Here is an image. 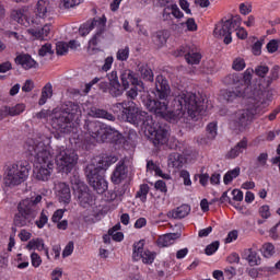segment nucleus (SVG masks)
Listing matches in <instances>:
<instances>
[{
    "instance_id": "nucleus-27",
    "label": "nucleus",
    "mask_w": 280,
    "mask_h": 280,
    "mask_svg": "<svg viewBox=\"0 0 280 280\" xmlns=\"http://www.w3.org/2000/svg\"><path fill=\"white\" fill-rule=\"evenodd\" d=\"M15 62L18 65H21V67L23 69H36V67H38V63L36 62V60H34L32 58V56L30 55H20L15 58Z\"/></svg>"
},
{
    "instance_id": "nucleus-50",
    "label": "nucleus",
    "mask_w": 280,
    "mask_h": 280,
    "mask_svg": "<svg viewBox=\"0 0 280 280\" xmlns=\"http://www.w3.org/2000/svg\"><path fill=\"white\" fill-rule=\"evenodd\" d=\"M84 0H62L61 7L66 10H69V8H75V5H80Z\"/></svg>"
},
{
    "instance_id": "nucleus-31",
    "label": "nucleus",
    "mask_w": 280,
    "mask_h": 280,
    "mask_svg": "<svg viewBox=\"0 0 280 280\" xmlns=\"http://www.w3.org/2000/svg\"><path fill=\"white\" fill-rule=\"evenodd\" d=\"M224 84H228V86H234V89H242L241 82H242V74L232 73L226 75L223 79Z\"/></svg>"
},
{
    "instance_id": "nucleus-14",
    "label": "nucleus",
    "mask_w": 280,
    "mask_h": 280,
    "mask_svg": "<svg viewBox=\"0 0 280 280\" xmlns=\"http://www.w3.org/2000/svg\"><path fill=\"white\" fill-rule=\"evenodd\" d=\"M238 97H247V100H261V90L257 88L247 86L245 89L238 88L223 93L225 102H235Z\"/></svg>"
},
{
    "instance_id": "nucleus-40",
    "label": "nucleus",
    "mask_w": 280,
    "mask_h": 280,
    "mask_svg": "<svg viewBox=\"0 0 280 280\" xmlns=\"http://www.w3.org/2000/svg\"><path fill=\"white\" fill-rule=\"evenodd\" d=\"M139 72L143 80H147L148 82H152L154 80V73L152 72V69H150L148 66H140Z\"/></svg>"
},
{
    "instance_id": "nucleus-46",
    "label": "nucleus",
    "mask_w": 280,
    "mask_h": 280,
    "mask_svg": "<svg viewBox=\"0 0 280 280\" xmlns=\"http://www.w3.org/2000/svg\"><path fill=\"white\" fill-rule=\"evenodd\" d=\"M232 69H234V71H244V69H246V61H244L242 57L235 58L232 63Z\"/></svg>"
},
{
    "instance_id": "nucleus-38",
    "label": "nucleus",
    "mask_w": 280,
    "mask_h": 280,
    "mask_svg": "<svg viewBox=\"0 0 280 280\" xmlns=\"http://www.w3.org/2000/svg\"><path fill=\"white\" fill-rule=\"evenodd\" d=\"M240 172H241L240 167H235L231 171H228L223 177L224 185H229V184L233 183V180H235V178H237V176H240Z\"/></svg>"
},
{
    "instance_id": "nucleus-1",
    "label": "nucleus",
    "mask_w": 280,
    "mask_h": 280,
    "mask_svg": "<svg viewBox=\"0 0 280 280\" xmlns=\"http://www.w3.org/2000/svg\"><path fill=\"white\" fill-rule=\"evenodd\" d=\"M153 93L158 100L162 101L148 97L144 101L145 108L156 117L167 119L172 124L178 121L180 124H187L189 119H195L198 115H205V110H207L205 101H200V97L196 93L185 90L174 94L173 110H170L167 98L172 90L170 89L167 79L161 74L155 78V92Z\"/></svg>"
},
{
    "instance_id": "nucleus-34",
    "label": "nucleus",
    "mask_w": 280,
    "mask_h": 280,
    "mask_svg": "<svg viewBox=\"0 0 280 280\" xmlns=\"http://www.w3.org/2000/svg\"><path fill=\"white\" fill-rule=\"evenodd\" d=\"M185 60L188 65H200V60H202V55H200L197 49L190 48V50H188V54H186Z\"/></svg>"
},
{
    "instance_id": "nucleus-62",
    "label": "nucleus",
    "mask_w": 280,
    "mask_h": 280,
    "mask_svg": "<svg viewBox=\"0 0 280 280\" xmlns=\"http://www.w3.org/2000/svg\"><path fill=\"white\" fill-rule=\"evenodd\" d=\"M73 242H69L62 252V257L71 256L73 254Z\"/></svg>"
},
{
    "instance_id": "nucleus-3",
    "label": "nucleus",
    "mask_w": 280,
    "mask_h": 280,
    "mask_svg": "<svg viewBox=\"0 0 280 280\" xmlns=\"http://www.w3.org/2000/svg\"><path fill=\"white\" fill-rule=\"evenodd\" d=\"M107 82H101L100 89L106 93L108 91L113 97H119V95L124 94V91L132 84V86H141L143 89V82L137 78V74L130 69L120 70V82L119 77H117V71L113 70L107 74ZM122 84V88H121Z\"/></svg>"
},
{
    "instance_id": "nucleus-51",
    "label": "nucleus",
    "mask_w": 280,
    "mask_h": 280,
    "mask_svg": "<svg viewBox=\"0 0 280 280\" xmlns=\"http://www.w3.org/2000/svg\"><path fill=\"white\" fill-rule=\"evenodd\" d=\"M240 12H241V14L246 16V15H248L253 12V5H250V3H248V2L241 3L240 4Z\"/></svg>"
},
{
    "instance_id": "nucleus-54",
    "label": "nucleus",
    "mask_w": 280,
    "mask_h": 280,
    "mask_svg": "<svg viewBox=\"0 0 280 280\" xmlns=\"http://www.w3.org/2000/svg\"><path fill=\"white\" fill-rule=\"evenodd\" d=\"M220 248V242H213L206 247V255H213Z\"/></svg>"
},
{
    "instance_id": "nucleus-64",
    "label": "nucleus",
    "mask_w": 280,
    "mask_h": 280,
    "mask_svg": "<svg viewBox=\"0 0 280 280\" xmlns=\"http://www.w3.org/2000/svg\"><path fill=\"white\" fill-rule=\"evenodd\" d=\"M62 279V269L56 268L51 272V280H60Z\"/></svg>"
},
{
    "instance_id": "nucleus-44",
    "label": "nucleus",
    "mask_w": 280,
    "mask_h": 280,
    "mask_svg": "<svg viewBox=\"0 0 280 280\" xmlns=\"http://www.w3.org/2000/svg\"><path fill=\"white\" fill-rule=\"evenodd\" d=\"M149 192H150V186H148V184H142L140 186L139 191L137 192V198H140L142 202H145V200H148Z\"/></svg>"
},
{
    "instance_id": "nucleus-6",
    "label": "nucleus",
    "mask_w": 280,
    "mask_h": 280,
    "mask_svg": "<svg viewBox=\"0 0 280 280\" xmlns=\"http://www.w3.org/2000/svg\"><path fill=\"white\" fill-rule=\"evenodd\" d=\"M114 108L122 110L126 120L133 126H141L144 128V131L154 125V119L147 112H143L137 107V104L132 101H125L122 103H116Z\"/></svg>"
},
{
    "instance_id": "nucleus-53",
    "label": "nucleus",
    "mask_w": 280,
    "mask_h": 280,
    "mask_svg": "<svg viewBox=\"0 0 280 280\" xmlns=\"http://www.w3.org/2000/svg\"><path fill=\"white\" fill-rule=\"evenodd\" d=\"M113 62H115V58H113V56H108L102 66V71H110L113 68Z\"/></svg>"
},
{
    "instance_id": "nucleus-25",
    "label": "nucleus",
    "mask_w": 280,
    "mask_h": 280,
    "mask_svg": "<svg viewBox=\"0 0 280 280\" xmlns=\"http://www.w3.org/2000/svg\"><path fill=\"white\" fill-rule=\"evenodd\" d=\"M116 161H118V158L115 155L103 156L97 158L96 162H93L92 165H95L97 172L101 170L106 171L110 165H114Z\"/></svg>"
},
{
    "instance_id": "nucleus-32",
    "label": "nucleus",
    "mask_w": 280,
    "mask_h": 280,
    "mask_svg": "<svg viewBox=\"0 0 280 280\" xmlns=\"http://www.w3.org/2000/svg\"><path fill=\"white\" fill-rule=\"evenodd\" d=\"M246 148H248V141L241 140L233 149H231L228 156L230 159H237V156L242 154Z\"/></svg>"
},
{
    "instance_id": "nucleus-21",
    "label": "nucleus",
    "mask_w": 280,
    "mask_h": 280,
    "mask_svg": "<svg viewBox=\"0 0 280 280\" xmlns=\"http://www.w3.org/2000/svg\"><path fill=\"white\" fill-rule=\"evenodd\" d=\"M55 194L60 202L69 205L71 202V188L66 183H58L55 185Z\"/></svg>"
},
{
    "instance_id": "nucleus-26",
    "label": "nucleus",
    "mask_w": 280,
    "mask_h": 280,
    "mask_svg": "<svg viewBox=\"0 0 280 280\" xmlns=\"http://www.w3.org/2000/svg\"><path fill=\"white\" fill-rule=\"evenodd\" d=\"M170 38V33L167 31H158L151 35V40L155 47L161 49Z\"/></svg>"
},
{
    "instance_id": "nucleus-59",
    "label": "nucleus",
    "mask_w": 280,
    "mask_h": 280,
    "mask_svg": "<svg viewBox=\"0 0 280 280\" xmlns=\"http://www.w3.org/2000/svg\"><path fill=\"white\" fill-rule=\"evenodd\" d=\"M179 176H180V178H183L184 185H186V187H190L191 178H190L189 172L188 171H180Z\"/></svg>"
},
{
    "instance_id": "nucleus-48",
    "label": "nucleus",
    "mask_w": 280,
    "mask_h": 280,
    "mask_svg": "<svg viewBox=\"0 0 280 280\" xmlns=\"http://www.w3.org/2000/svg\"><path fill=\"white\" fill-rule=\"evenodd\" d=\"M279 45H280V39H271L268 44H267V50L269 54H275L277 51H279Z\"/></svg>"
},
{
    "instance_id": "nucleus-22",
    "label": "nucleus",
    "mask_w": 280,
    "mask_h": 280,
    "mask_svg": "<svg viewBox=\"0 0 280 280\" xmlns=\"http://www.w3.org/2000/svg\"><path fill=\"white\" fill-rule=\"evenodd\" d=\"M27 32L34 40H47V38H49V34H51V23L45 22L40 30L28 28Z\"/></svg>"
},
{
    "instance_id": "nucleus-7",
    "label": "nucleus",
    "mask_w": 280,
    "mask_h": 280,
    "mask_svg": "<svg viewBox=\"0 0 280 280\" xmlns=\"http://www.w3.org/2000/svg\"><path fill=\"white\" fill-rule=\"evenodd\" d=\"M43 200V196L37 195L35 198L22 200L18 206V213L14 217L15 226H30L38 215V202Z\"/></svg>"
},
{
    "instance_id": "nucleus-36",
    "label": "nucleus",
    "mask_w": 280,
    "mask_h": 280,
    "mask_svg": "<svg viewBox=\"0 0 280 280\" xmlns=\"http://www.w3.org/2000/svg\"><path fill=\"white\" fill-rule=\"evenodd\" d=\"M185 162V159L183 158V155H180V153H171L168 156V165L170 167H180L183 165V163Z\"/></svg>"
},
{
    "instance_id": "nucleus-2",
    "label": "nucleus",
    "mask_w": 280,
    "mask_h": 280,
    "mask_svg": "<svg viewBox=\"0 0 280 280\" xmlns=\"http://www.w3.org/2000/svg\"><path fill=\"white\" fill-rule=\"evenodd\" d=\"M51 137L40 136L38 138L28 139L25 144L31 156H34L36 164L33 171L36 180L47 183L54 174V155H51Z\"/></svg>"
},
{
    "instance_id": "nucleus-8",
    "label": "nucleus",
    "mask_w": 280,
    "mask_h": 280,
    "mask_svg": "<svg viewBox=\"0 0 280 280\" xmlns=\"http://www.w3.org/2000/svg\"><path fill=\"white\" fill-rule=\"evenodd\" d=\"M92 30H96V33L89 42V51H93L97 47L98 43L104 40L106 36V18H95L92 22L83 24L79 32L81 36L91 34Z\"/></svg>"
},
{
    "instance_id": "nucleus-37",
    "label": "nucleus",
    "mask_w": 280,
    "mask_h": 280,
    "mask_svg": "<svg viewBox=\"0 0 280 280\" xmlns=\"http://www.w3.org/2000/svg\"><path fill=\"white\" fill-rule=\"evenodd\" d=\"M121 230V224H116L108 231V234L110 235L112 240L114 242H121L124 240V233L119 232Z\"/></svg>"
},
{
    "instance_id": "nucleus-49",
    "label": "nucleus",
    "mask_w": 280,
    "mask_h": 280,
    "mask_svg": "<svg viewBox=\"0 0 280 280\" xmlns=\"http://www.w3.org/2000/svg\"><path fill=\"white\" fill-rule=\"evenodd\" d=\"M262 255L264 257H272L275 255V245L267 243L262 246Z\"/></svg>"
},
{
    "instance_id": "nucleus-10",
    "label": "nucleus",
    "mask_w": 280,
    "mask_h": 280,
    "mask_svg": "<svg viewBox=\"0 0 280 280\" xmlns=\"http://www.w3.org/2000/svg\"><path fill=\"white\" fill-rule=\"evenodd\" d=\"M30 176V168L23 164H11L8 165L4 171L3 183L10 189L13 187H19L22 183L27 180Z\"/></svg>"
},
{
    "instance_id": "nucleus-55",
    "label": "nucleus",
    "mask_w": 280,
    "mask_h": 280,
    "mask_svg": "<svg viewBox=\"0 0 280 280\" xmlns=\"http://www.w3.org/2000/svg\"><path fill=\"white\" fill-rule=\"evenodd\" d=\"M257 166L258 167H264L266 166V164L268 163V153H260L257 156Z\"/></svg>"
},
{
    "instance_id": "nucleus-20",
    "label": "nucleus",
    "mask_w": 280,
    "mask_h": 280,
    "mask_svg": "<svg viewBox=\"0 0 280 280\" xmlns=\"http://www.w3.org/2000/svg\"><path fill=\"white\" fill-rule=\"evenodd\" d=\"M128 178V167L124 160L119 161L112 173L110 180L114 185H121Z\"/></svg>"
},
{
    "instance_id": "nucleus-45",
    "label": "nucleus",
    "mask_w": 280,
    "mask_h": 280,
    "mask_svg": "<svg viewBox=\"0 0 280 280\" xmlns=\"http://www.w3.org/2000/svg\"><path fill=\"white\" fill-rule=\"evenodd\" d=\"M207 137L210 141H213L218 137V125L210 122L207 127Z\"/></svg>"
},
{
    "instance_id": "nucleus-56",
    "label": "nucleus",
    "mask_w": 280,
    "mask_h": 280,
    "mask_svg": "<svg viewBox=\"0 0 280 280\" xmlns=\"http://www.w3.org/2000/svg\"><path fill=\"white\" fill-rule=\"evenodd\" d=\"M261 47H264V42L257 40L253 46H252V51L254 56H261Z\"/></svg>"
},
{
    "instance_id": "nucleus-43",
    "label": "nucleus",
    "mask_w": 280,
    "mask_h": 280,
    "mask_svg": "<svg viewBox=\"0 0 280 280\" xmlns=\"http://www.w3.org/2000/svg\"><path fill=\"white\" fill-rule=\"evenodd\" d=\"M254 73L258 78H266L270 73V68L267 65H259L255 68Z\"/></svg>"
},
{
    "instance_id": "nucleus-52",
    "label": "nucleus",
    "mask_w": 280,
    "mask_h": 280,
    "mask_svg": "<svg viewBox=\"0 0 280 280\" xmlns=\"http://www.w3.org/2000/svg\"><path fill=\"white\" fill-rule=\"evenodd\" d=\"M170 10L171 14H173L175 19H183V16H185V14L180 11L177 4H172L170 7Z\"/></svg>"
},
{
    "instance_id": "nucleus-57",
    "label": "nucleus",
    "mask_w": 280,
    "mask_h": 280,
    "mask_svg": "<svg viewBox=\"0 0 280 280\" xmlns=\"http://www.w3.org/2000/svg\"><path fill=\"white\" fill-rule=\"evenodd\" d=\"M39 56L45 57L48 54H54V50L51 49V44H45L40 47L38 51Z\"/></svg>"
},
{
    "instance_id": "nucleus-24",
    "label": "nucleus",
    "mask_w": 280,
    "mask_h": 280,
    "mask_svg": "<svg viewBox=\"0 0 280 280\" xmlns=\"http://www.w3.org/2000/svg\"><path fill=\"white\" fill-rule=\"evenodd\" d=\"M242 259H245L249 266H259V264H261V257H259L257 250L253 248L244 249L242 252Z\"/></svg>"
},
{
    "instance_id": "nucleus-13",
    "label": "nucleus",
    "mask_w": 280,
    "mask_h": 280,
    "mask_svg": "<svg viewBox=\"0 0 280 280\" xmlns=\"http://www.w3.org/2000/svg\"><path fill=\"white\" fill-rule=\"evenodd\" d=\"M241 25L242 18L240 15L232 16L229 20H222L214 28V36H217V38H223L225 45H231L233 42L231 35Z\"/></svg>"
},
{
    "instance_id": "nucleus-35",
    "label": "nucleus",
    "mask_w": 280,
    "mask_h": 280,
    "mask_svg": "<svg viewBox=\"0 0 280 280\" xmlns=\"http://www.w3.org/2000/svg\"><path fill=\"white\" fill-rule=\"evenodd\" d=\"M191 211V208L188 205H182L178 208H176L175 210H173L172 215L175 219H183V218H187V215H189Z\"/></svg>"
},
{
    "instance_id": "nucleus-63",
    "label": "nucleus",
    "mask_w": 280,
    "mask_h": 280,
    "mask_svg": "<svg viewBox=\"0 0 280 280\" xmlns=\"http://www.w3.org/2000/svg\"><path fill=\"white\" fill-rule=\"evenodd\" d=\"M259 214L265 219L268 220L270 218V207L269 206H262L259 209Z\"/></svg>"
},
{
    "instance_id": "nucleus-5",
    "label": "nucleus",
    "mask_w": 280,
    "mask_h": 280,
    "mask_svg": "<svg viewBox=\"0 0 280 280\" xmlns=\"http://www.w3.org/2000/svg\"><path fill=\"white\" fill-rule=\"evenodd\" d=\"M80 117H82L80 105L78 103L67 102L60 112L55 113L51 126L58 132L69 135V132H73V121L80 119Z\"/></svg>"
},
{
    "instance_id": "nucleus-15",
    "label": "nucleus",
    "mask_w": 280,
    "mask_h": 280,
    "mask_svg": "<svg viewBox=\"0 0 280 280\" xmlns=\"http://www.w3.org/2000/svg\"><path fill=\"white\" fill-rule=\"evenodd\" d=\"M71 185H72L74 195L79 200V205H81L83 209H88V207L93 206V196L89 191V186H86L84 182L74 177L73 179H71Z\"/></svg>"
},
{
    "instance_id": "nucleus-16",
    "label": "nucleus",
    "mask_w": 280,
    "mask_h": 280,
    "mask_svg": "<svg viewBox=\"0 0 280 280\" xmlns=\"http://www.w3.org/2000/svg\"><path fill=\"white\" fill-rule=\"evenodd\" d=\"M85 174L94 191L97 194H104V191L108 189V182H106L104 176L100 175V171L95 168V164H89L85 168Z\"/></svg>"
},
{
    "instance_id": "nucleus-33",
    "label": "nucleus",
    "mask_w": 280,
    "mask_h": 280,
    "mask_svg": "<svg viewBox=\"0 0 280 280\" xmlns=\"http://www.w3.org/2000/svg\"><path fill=\"white\" fill-rule=\"evenodd\" d=\"M52 95L54 88L51 86V83H47L42 90V96L38 102L39 106H45V104H47V101L50 100Z\"/></svg>"
},
{
    "instance_id": "nucleus-17",
    "label": "nucleus",
    "mask_w": 280,
    "mask_h": 280,
    "mask_svg": "<svg viewBox=\"0 0 280 280\" xmlns=\"http://www.w3.org/2000/svg\"><path fill=\"white\" fill-rule=\"evenodd\" d=\"M144 132L155 148H159V145H165V143L170 141V131L159 124L153 122V125H149Z\"/></svg>"
},
{
    "instance_id": "nucleus-4",
    "label": "nucleus",
    "mask_w": 280,
    "mask_h": 280,
    "mask_svg": "<svg viewBox=\"0 0 280 280\" xmlns=\"http://www.w3.org/2000/svg\"><path fill=\"white\" fill-rule=\"evenodd\" d=\"M12 18L16 23L24 27H36V25H45V23L54 19V10L49 0H39L36 4L35 18H30L26 10L20 9L12 12Z\"/></svg>"
},
{
    "instance_id": "nucleus-23",
    "label": "nucleus",
    "mask_w": 280,
    "mask_h": 280,
    "mask_svg": "<svg viewBox=\"0 0 280 280\" xmlns=\"http://www.w3.org/2000/svg\"><path fill=\"white\" fill-rule=\"evenodd\" d=\"M255 73V70L248 68L243 77L241 75V89H243V91L245 89H248V86H253L254 89H257L258 91L261 92V100H264V90H261V85H252L250 81L253 80V74Z\"/></svg>"
},
{
    "instance_id": "nucleus-11",
    "label": "nucleus",
    "mask_w": 280,
    "mask_h": 280,
    "mask_svg": "<svg viewBox=\"0 0 280 280\" xmlns=\"http://www.w3.org/2000/svg\"><path fill=\"white\" fill-rule=\"evenodd\" d=\"M261 104H264V100H254V103L246 109H240L234 114L233 122L238 130H244L246 126L250 125L255 115L261 113Z\"/></svg>"
},
{
    "instance_id": "nucleus-9",
    "label": "nucleus",
    "mask_w": 280,
    "mask_h": 280,
    "mask_svg": "<svg viewBox=\"0 0 280 280\" xmlns=\"http://www.w3.org/2000/svg\"><path fill=\"white\" fill-rule=\"evenodd\" d=\"M86 130L90 137H92V139H95V141H97L98 143H104V141H106V139H108L109 137H116V141H121V139H124V136H121L119 131L101 121L88 122Z\"/></svg>"
},
{
    "instance_id": "nucleus-19",
    "label": "nucleus",
    "mask_w": 280,
    "mask_h": 280,
    "mask_svg": "<svg viewBox=\"0 0 280 280\" xmlns=\"http://www.w3.org/2000/svg\"><path fill=\"white\" fill-rule=\"evenodd\" d=\"M25 104L18 103L13 106H1L0 107V121H3L5 117H19V115H23L25 113Z\"/></svg>"
},
{
    "instance_id": "nucleus-30",
    "label": "nucleus",
    "mask_w": 280,
    "mask_h": 280,
    "mask_svg": "<svg viewBox=\"0 0 280 280\" xmlns=\"http://www.w3.org/2000/svg\"><path fill=\"white\" fill-rule=\"evenodd\" d=\"M89 115L91 117H96L98 119H107V121H115V116H113V114L108 113L105 109H100L97 107H92L90 109Z\"/></svg>"
},
{
    "instance_id": "nucleus-18",
    "label": "nucleus",
    "mask_w": 280,
    "mask_h": 280,
    "mask_svg": "<svg viewBox=\"0 0 280 280\" xmlns=\"http://www.w3.org/2000/svg\"><path fill=\"white\" fill-rule=\"evenodd\" d=\"M144 246L145 241H139L133 244V261H140L141 259L144 264H154V259H156V254L150 252V249H145Z\"/></svg>"
},
{
    "instance_id": "nucleus-39",
    "label": "nucleus",
    "mask_w": 280,
    "mask_h": 280,
    "mask_svg": "<svg viewBox=\"0 0 280 280\" xmlns=\"http://www.w3.org/2000/svg\"><path fill=\"white\" fill-rule=\"evenodd\" d=\"M147 172H154L155 176H161L162 178L170 179V175L163 174V171H161V168L156 164H154L153 161H149L147 163Z\"/></svg>"
},
{
    "instance_id": "nucleus-58",
    "label": "nucleus",
    "mask_w": 280,
    "mask_h": 280,
    "mask_svg": "<svg viewBox=\"0 0 280 280\" xmlns=\"http://www.w3.org/2000/svg\"><path fill=\"white\" fill-rule=\"evenodd\" d=\"M191 49V47L189 46H182L179 47L177 50L174 51V56H176V58L180 57V56H187V54H189V50Z\"/></svg>"
},
{
    "instance_id": "nucleus-29",
    "label": "nucleus",
    "mask_w": 280,
    "mask_h": 280,
    "mask_svg": "<svg viewBox=\"0 0 280 280\" xmlns=\"http://www.w3.org/2000/svg\"><path fill=\"white\" fill-rule=\"evenodd\" d=\"M180 237V234L176 233H168L164 234L159 237L158 240V245L161 246L162 248H165L167 246H172Z\"/></svg>"
},
{
    "instance_id": "nucleus-41",
    "label": "nucleus",
    "mask_w": 280,
    "mask_h": 280,
    "mask_svg": "<svg viewBox=\"0 0 280 280\" xmlns=\"http://www.w3.org/2000/svg\"><path fill=\"white\" fill-rule=\"evenodd\" d=\"M280 67L279 65H275L269 72V77L267 79V86H270L272 82H277L279 80Z\"/></svg>"
},
{
    "instance_id": "nucleus-60",
    "label": "nucleus",
    "mask_w": 280,
    "mask_h": 280,
    "mask_svg": "<svg viewBox=\"0 0 280 280\" xmlns=\"http://www.w3.org/2000/svg\"><path fill=\"white\" fill-rule=\"evenodd\" d=\"M49 221V218H47V214L45 212L40 213L39 220L36 221V225L38 229H43L45 224Z\"/></svg>"
},
{
    "instance_id": "nucleus-61",
    "label": "nucleus",
    "mask_w": 280,
    "mask_h": 280,
    "mask_svg": "<svg viewBox=\"0 0 280 280\" xmlns=\"http://www.w3.org/2000/svg\"><path fill=\"white\" fill-rule=\"evenodd\" d=\"M65 215V210L58 209L57 211L54 212L51 217V222L58 223L61 218Z\"/></svg>"
},
{
    "instance_id": "nucleus-47",
    "label": "nucleus",
    "mask_w": 280,
    "mask_h": 280,
    "mask_svg": "<svg viewBox=\"0 0 280 280\" xmlns=\"http://www.w3.org/2000/svg\"><path fill=\"white\" fill-rule=\"evenodd\" d=\"M56 51L58 56H65V54H67V51H69V44L65 43V42H58L56 44Z\"/></svg>"
},
{
    "instance_id": "nucleus-28",
    "label": "nucleus",
    "mask_w": 280,
    "mask_h": 280,
    "mask_svg": "<svg viewBox=\"0 0 280 280\" xmlns=\"http://www.w3.org/2000/svg\"><path fill=\"white\" fill-rule=\"evenodd\" d=\"M26 248H28V250H44L46 257L49 259V248L45 246V241L43 238L31 240L27 243Z\"/></svg>"
},
{
    "instance_id": "nucleus-12",
    "label": "nucleus",
    "mask_w": 280,
    "mask_h": 280,
    "mask_svg": "<svg viewBox=\"0 0 280 280\" xmlns=\"http://www.w3.org/2000/svg\"><path fill=\"white\" fill-rule=\"evenodd\" d=\"M55 163L60 172L69 174V172H71L78 164V153H75L73 149L57 147Z\"/></svg>"
},
{
    "instance_id": "nucleus-42",
    "label": "nucleus",
    "mask_w": 280,
    "mask_h": 280,
    "mask_svg": "<svg viewBox=\"0 0 280 280\" xmlns=\"http://www.w3.org/2000/svg\"><path fill=\"white\" fill-rule=\"evenodd\" d=\"M128 58H130V47L128 46L119 48L116 52V60H119L120 62H126Z\"/></svg>"
}]
</instances>
